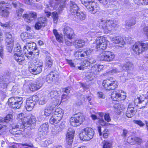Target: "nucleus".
<instances>
[{"mask_svg": "<svg viewBox=\"0 0 148 148\" xmlns=\"http://www.w3.org/2000/svg\"><path fill=\"white\" fill-rule=\"evenodd\" d=\"M64 39L65 40V43L67 45L70 46L73 45L74 42H72V40H71V39H68L69 40H66V38H64Z\"/></svg>", "mask_w": 148, "mask_h": 148, "instance_id": "59", "label": "nucleus"}, {"mask_svg": "<svg viewBox=\"0 0 148 148\" xmlns=\"http://www.w3.org/2000/svg\"><path fill=\"white\" fill-rule=\"evenodd\" d=\"M7 127L5 125L0 124V135L4 132L7 129Z\"/></svg>", "mask_w": 148, "mask_h": 148, "instance_id": "50", "label": "nucleus"}, {"mask_svg": "<svg viewBox=\"0 0 148 148\" xmlns=\"http://www.w3.org/2000/svg\"><path fill=\"white\" fill-rule=\"evenodd\" d=\"M42 114L43 113L44 114H41V115H44L45 116H47L50 115L51 112L45 108V109L44 112L43 111H42Z\"/></svg>", "mask_w": 148, "mask_h": 148, "instance_id": "56", "label": "nucleus"}, {"mask_svg": "<svg viewBox=\"0 0 148 148\" xmlns=\"http://www.w3.org/2000/svg\"><path fill=\"white\" fill-rule=\"evenodd\" d=\"M93 52V49H88L86 51H83L81 49L75 52L74 55L75 57H86L89 55H91Z\"/></svg>", "mask_w": 148, "mask_h": 148, "instance_id": "15", "label": "nucleus"}, {"mask_svg": "<svg viewBox=\"0 0 148 148\" xmlns=\"http://www.w3.org/2000/svg\"><path fill=\"white\" fill-rule=\"evenodd\" d=\"M74 136L67 134L66 138V141L69 145L71 144L73 141V138Z\"/></svg>", "mask_w": 148, "mask_h": 148, "instance_id": "41", "label": "nucleus"}, {"mask_svg": "<svg viewBox=\"0 0 148 148\" xmlns=\"http://www.w3.org/2000/svg\"><path fill=\"white\" fill-rule=\"evenodd\" d=\"M132 51L136 54L139 55L148 49V43L143 42H136L133 45Z\"/></svg>", "mask_w": 148, "mask_h": 148, "instance_id": "5", "label": "nucleus"}, {"mask_svg": "<svg viewBox=\"0 0 148 148\" xmlns=\"http://www.w3.org/2000/svg\"><path fill=\"white\" fill-rule=\"evenodd\" d=\"M97 70V69L95 68V65L92 67L91 69V73H93L95 75H97L99 74V72Z\"/></svg>", "mask_w": 148, "mask_h": 148, "instance_id": "57", "label": "nucleus"}, {"mask_svg": "<svg viewBox=\"0 0 148 148\" xmlns=\"http://www.w3.org/2000/svg\"><path fill=\"white\" fill-rule=\"evenodd\" d=\"M109 132L107 129H105L103 132V135L105 138H107L108 137Z\"/></svg>", "mask_w": 148, "mask_h": 148, "instance_id": "63", "label": "nucleus"}, {"mask_svg": "<svg viewBox=\"0 0 148 148\" xmlns=\"http://www.w3.org/2000/svg\"><path fill=\"white\" fill-rule=\"evenodd\" d=\"M79 8L75 3L70 1V11L71 14L73 15L78 12Z\"/></svg>", "mask_w": 148, "mask_h": 148, "instance_id": "23", "label": "nucleus"}, {"mask_svg": "<svg viewBox=\"0 0 148 148\" xmlns=\"http://www.w3.org/2000/svg\"><path fill=\"white\" fill-rule=\"evenodd\" d=\"M134 123L138 125L140 127H143L145 125V124L140 120H134Z\"/></svg>", "mask_w": 148, "mask_h": 148, "instance_id": "62", "label": "nucleus"}, {"mask_svg": "<svg viewBox=\"0 0 148 148\" xmlns=\"http://www.w3.org/2000/svg\"><path fill=\"white\" fill-rule=\"evenodd\" d=\"M102 86L105 90L109 91L114 89L117 87L118 84L117 81L115 79L110 77L103 81Z\"/></svg>", "mask_w": 148, "mask_h": 148, "instance_id": "4", "label": "nucleus"}, {"mask_svg": "<svg viewBox=\"0 0 148 148\" xmlns=\"http://www.w3.org/2000/svg\"><path fill=\"white\" fill-rule=\"evenodd\" d=\"M129 138L131 139L132 141L131 142H132L133 141H134L135 142L137 143L138 144H140L142 142V140L141 139L138 137H129Z\"/></svg>", "mask_w": 148, "mask_h": 148, "instance_id": "43", "label": "nucleus"}, {"mask_svg": "<svg viewBox=\"0 0 148 148\" xmlns=\"http://www.w3.org/2000/svg\"><path fill=\"white\" fill-rule=\"evenodd\" d=\"M52 143L51 140L50 138H48L45 140L41 141L40 142V144L42 147H45Z\"/></svg>", "mask_w": 148, "mask_h": 148, "instance_id": "34", "label": "nucleus"}, {"mask_svg": "<svg viewBox=\"0 0 148 148\" xmlns=\"http://www.w3.org/2000/svg\"><path fill=\"white\" fill-rule=\"evenodd\" d=\"M12 4L15 8L22 7L23 4L20 3L18 1L14 0L12 2Z\"/></svg>", "mask_w": 148, "mask_h": 148, "instance_id": "55", "label": "nucleus"}, {"mask_svg": "<svg viewBox=\"0 0 148 148\" xmlns=\"http://www.w3.org/2000/svg\"><path fill=\"white\" fill-rule=\"evenodd\" d=\"M37 14L36 13L31 12L29 14H25L23 15V17L25 19V21L27 23L31 22V21L36 18Z\"/></svg>", "mask_w": 148, "mask_h": 148, "instance_id": "20", "label": "nucleus"}, {"mask_svg": "<svg viewBox=\"0 0 148 148\" xmlns=\"http://www.w3.org/2000/svg\"><path fill=\"white\" fill-rule=\"evenodd\" d=\"M73 15L75 18H73L76 21L84 20L86 17V14L82 12H77L75 14V15Z\"/></svg>", "mask_w": 148, "mask_h": 148, "instance_id": "24", "label": "nucleus"}, {"mask_svg": "<svg viewBox=\"0 0 148 148\" xmlns=\"http://www.w3.org/2000/svg\"><path fill=\"white\" fill-rule=\"evenodd\" d=\"M111 97L114 101H119L121 100H124L126 98V96L124 95L122 96L120 93L116 91H114L111 93Z\"/></svg>", "mask_w": 148, "mask_h": 148, "instance_id": "18", "label": "nucleus"}, {"mask_svg": "<svg viewBox=\"0 0 148 148\" xmlns=\"http://www.w3.org/2000/svg\"><path fill=\"white\" fill-rule=\"evenodd\" d=\"M112 41L114 43L119 44L122 45H124L125 43L123 39L120 36L112 38Z\"/></svg>", "mask_w": 148, "mask_h": 148, "instance_id": "26", "label": "nucleus"}, {"mask_svg": "<svg viewBox=\"0 0 148 148\" xmlns=\"http://www.w3.org/2000/svg\"><path fill=\"white\" fill-rule=\"evenodd\" d=\"M122 71V70L121 69V67H120L119 68H115L113 69L110 71H109L108 73L109 74L113 75L115 73L121 72Z\"/></svg>", "mask_w": 148, "mask_h": 148, "instance_id": "39", "label": "nucleus"}, {"mask_svg": "<svg viewBox=\"0 0 148 148\" xmlns=\"http://www.w3.org/2000/svg\"><path fill=\"white\" fill-rule=\"evenodd\" d=\"M50 6L54 9H56L58 5V3L54 1H52L50 2Z\"/></svg>", "mask_w": 148, "mask_h": 148, "instance_id": "61", "label": "nucleus"}, {"mask_svg": "<svg viewBox=\"0 0 148 148\" xmlns=\"http://www.w3.org/2000/svg\"><path fill=\"white\" fill-rule=\"evenodd\" d=\"M58 93L56 91L53 90L50 92L49 94V95L51 99H52L58 95Z\"/></svg>", "mask_w": 148, "mask_h": 148, "instance_id": "48", "label": "nucleus"}, {"mask_svg": "<svg viewBox=\"0 0 148 148\" xmlns=\"http://www.w3.org/2000/svg\"><path fill=\"white\" fill-rule=\"evenodd\" d=\"M56 40L59 42H62L63 41V38L62 34H58L56 36Z\"/></svg>", "mask_w": 148, "mask_h": 148, "instance_id": "53", "label": "nucleus"}, {"mask_svg": "<svg viewBox=\"0 0 148 148\" xmlns=\"http://www.w3.org/2000/svg\"><path fill=\"white\" fill-rule=\"evenodd\" d=\"M64 114V112L63 110L60 108H58L56 109L54 112H53V114L56 115L57 117H59V119H61Z\"/></svg>", "mask_w": 148, "mask_h": 148, "instance_id": "28", "label": "nucleus"}, {"mask_svg": "<svg viewBox=\"0 0 148 148\" xmlns=\"http://www.w3.org/2000/svg\"><path fill=\"white\" fill-rule=\"evenodd\" d=\"M92 0H81L82 3L86 8L92 13L95 14L97 12L99 9L98 4L95 2L92 1Z\"/></svg>", "mask_w": 148, "mask_h": 148, "instance_id": "7", "label": "nucleus"}, {"mask_svg": "<svg viewBox=\"0 0 148 148\" xmlns=\"http://www.w3.org/2000/svg\"><path fill=\"white\" fill-rule=\"evenodd\" d=\"M64 38L72 39L74 34L73 29L69 26H65L63 29Z\"/></svg>", "mask_w": 148, "mask_h": 148, "instance_id": "17", "label": "nucleus"}, {"mask_svg": "<svg viewBox=\"0 0 148 148\" xmlns=\"http://www.w3.org/2000/svg\"><path fill=\"white\" fill-rule=\"evenodd\" d=\"M94 74L91 73V72L88 73L86 75V78L89 81L92 80L95 77Z\"/></svg>", "mask_w": 148, "mask_h": 148, "instance_id": "51", "label": "nucleus"}, {"mask_svg": "<svg viewBox=\"0 0 148 148\" xmlns=\"http://www.w3.org/2000/svg\"><path fill=\"white\" fill-rule=\"evenodd\" d=\"M9 12L3 7H0V15L3 17H7L9 15Z\"/></svg>", "mask_w": 148, "mask_h": 148, "instance_id": "31", "label": "nucleus"}, {"mask_svg": "<svg viewBox=\"0 0 148 148\" xmlns=\"http://www.w3.org/2000/svg\"><path fill=\"white\" fill-rule=\"evenodd\" d=\"M133 65L130 62H127L122 67V69L123 70H131L133 69Z\"/></svg>", "mask_w": 148, "mask_h": 148, "instance_id": "32", "label": "nucleus"}, {"mask_svg": "<svg viewBox=\"0 0 148 148\" xmlns=\"http://www.w3.org/2000/svg\"><path fill=\"white\" fill-rule=\"evenodd\" d=\"M52 15L54 23H57L58 20V13L56 12H53Z\"/></svg>", "mask_w": 148, "mask_h": 148, "instance_id": "49", "label": "nucleus"}, {"mask_svg": "<svg viewBox=\"0 0 148 148\" xmlns=\"http://www.w3.org/2000/svg\"><path fill=\"white\" fill-rule=\"evenodd\" d=\"M57 105V103L55 104L51 103L47 105L45 108L51 112L54 109Z\"/></svg>", "mask_w": 148, "mask_h": 148, "instance_id": "47", "label": "nucleus"}, {"mask_svg": "<svg viewBox=\"0 0 148 148\" xmlns=\"http://www.w3.org/2000/svg\"><path fill=\"white\" fill-rule=\"evenodd\" d=\"M9 3L7 0H1L0 1V5L2 6L3 8H9L7 6H8Z\"/></svg>", "mask_w": 148, "mask_h": 148, "instance_id": "44", "label": "nucleus"}, {"mask_svg": "<svg viewBox=\"0 0 148 148\" xmlns=\"http://www.w3.org/2000/svg\"><path fill=\"white\" fill-rule=\"evenodd\" d=\"M14 78L12 75L9 73L0 77V88L1 89H5L8 84L14 81Z\"/></svg>", "mask_w": 148, "mask_h": 148, "instance_id": "3", "label": "nucleus"}, {"mask_svg": "<svg viewBox=\"0 0 148 148\" xmlns=\"http://www.w3.org/2000/svg\"><path fill=\"white\" fill-rule=\"evenodd\" d=\"M49 125L47 123L42 124L38 129L39 134L41 137V135L44 136L46 135L48 132Z\"/></svg>", "mask_w": 148, "mask_h": 148, "instance_id": "19", "label": "nucleus"}, {"mask_svg": "<svg viewBox=\"0 0 148 148\" xmlns=\"http://www.w3.org/2000/svg\"><path fill=\"white\" fill-rule=\"evenodd\" d=\"M136 22V20L135 18H133L129 21H127L125 22V25L129 27H130L134 25Z\"/></svg>", "mask_w": 148, "mask_h": 148, "instance_id": "37", "label": "nucleus"}, {"mask_svg": "<svg viewBox=\"0 0 148 148\" xmlns=\"http://www.w3.org/2000/svg\"><path fill=\"white\" fill-rule=\"evenodd\" d=\"M6 43H14V39L10 32H6L5 34Z\"/></svg>", "mask_w": 148, "mask_h": 148, "instance_id": "27", "label": "nucleus"}, {"mask_svg": "<svg viewBox=\"0 0 148 148\" xmlns=\"http://www.w3.org/2000/svg\"><path fill=\"white\" fill-rule=\"evenodd\" d=\"M59 132V127L56 126L53 127L51 132V135L54 137L56 136Z\"/></svg>", "mask_w": 148, "mask_h": 148, "instance_id": "36", "label": "nucleus"}, {"mask_svg": "<svg viewBox=\"0 0 148 148\" xmlns=\"http://www.w3.org/2000/svg\"><path fill=\"white\" fill-rule=\"evenodd\" d=\"M23 102V98L22 97H13L8 99V103L10 106L13 109H19L21 107Z\"/></svg>", "mask_w": 148, "mask_h": 148, "instance_id": "10", "label": "nucleus"}, {"mask_svg": "<svg viewBox=\"0 0 148 148\" xmlns=\"http://www.w3.org/2000/svg\"><path fill=\"white\" fill-rule=\"evenodd\" d=\"M14 54L15 53H17L18 54H21L22 51L21 49V47L19 44L16 45V47L14 49Z\"/></svg>", "mask_w": 148, "mask_h": 148, "instance_id": "45", "label": "nucleus"}, {"mask_svg": "<svg viewBox=\"0 0 148 148\" xmlns=\"http://www.w3.org/2000/svg\"><path fill=\"white\" fill-rule=\"evenodd\" d=\"M98 22L99 26L101 27L106 33L114 31L117 27V25L111 20H106L103 18L99 19Z\"/></svg>", "mask_w": 148, "mask_h": 148, "instance_id": "2", "label": "nucleus"}, {"mask_svg": "<svg viewBox=\"0 0 148 148\" xmlns=\"http://www.w3.org/2000/svg\"><path fill=\"white\" fill-rule=\"evenodd\" d=\"M115 110L118 113L121 112L123 109V105L119 103H116L114 105Z\"/></svg>", "mask_w": 148, "mask_h": 148, "instance_id": "38", "label": "nucleus"}, {"mask_svg": "<svg viewBox=\"0 0 148 148\" xmlns=\"http://www.w3.org/2000/svg\"><path fill=\"white\" fill-rule=\"evenodd\" d=\"M85 120V118L83 114L78 113L75 114L70 119V123L71 125L76 127L81 124Z\"/></svg>", "mask_w": 148, "mask_h": 148, "instance_id": "11", "label": "nucleus"}, {"mask_svg": "<svg viewBox=\"0 0 148 148\" xmlns=\"http://www.w3.org/2000/svg\"><path fill=\"white\" fill-rule=\"evenodd\" d=\"M53 60L49 56H47L45 59V64L48 67L50 68L53 64Z\"/></svg>", "mask_w": 148, "mask_h": 148, "instance_id": "35", "label": "nucleus"}, {"mask_svg": "<svg viewBox=\"0 0 148 148\" xmlns=\"http://www.w3.org/2000/svg\"><path fill=\"white\" fill-rule=\"evenodd\" d=\"M134 109V108H128L126 113L127 117L131 118L135 114L136 111Z\"/></svg>", "mask_w": 148, "mask_h": 148, "instance_id": "29", "label": "nucleus"}, {"mask_svg": "<svg viewBox=\"0 0 148 148\" xmlns=\"http://www.w3.org/2000/svg\"><path fill=\"white\" fill-rule=\"evenodd\" d=\"M43 64L40 61H37L34 63L29 62V70L32 73L37 75L40 73L42 71Z\"/></svg>", "mask_w": 148, "mask_h": 148, "instance_id": "8", "label": "nucleus"}, {"mask_svg": "<svg viewBox=\"0 0 148 148\" xmlns=\"http://www.w3.org/2000/svg\"><path fill=\"white\" fill-rule=\"evenodd\" d=\"M42 80L41 79H37L36 82L31 83L29 86V88L30 90L35 91L39 89L42 85Z\"/></svg>", "mask_w": 148, "mask_h": 148, "instance_id": "16", "label": "nucleus"}, {"mask_svg": "<svg viewBox=\"0 0 148 148\" xmlns=\"http://www.w3.org/2000/svg\"><path fill=\"white\" fill-rule=\"evenodd\" d=\"M104 117L105 120L107 122H109L111 121V118L109 114L108 113H106Z\"/></svg>", "mask_w": 148, "mask_h": 148, "instance_id": "64", "label": "nucleus"}, {"mask_svg": "<svg viewBox=\"0 0 148 148\" xmlns=\"http://www.w3.org/2000/svg\"><path fill=\"white\" fill-rule=\"evenodd\" d=\"M103 5L106 6V8L108 7L110 5V0H98Z\"/></svg>", "mask_w": 148, "mask_h": 148, "instance_id": "46", "label": "nucleus"}, {"mask_svg": "<svg viewBox=\"0 0 148 148\" xmlns=\"http://www.w3.org/2000/svg\"><path fill=\"white\" fill-rule=\"evenodd\" d=\"M16 119L19 123L12 125V129H20V130L16 132V134H21L22 132L24 131L25 127H29V125L34 124L36 121L35 117L32 114H29L25 117L24 114L22 113L17 115Z\"/></svg>", "mask_w": 148, "mask_h": 148, "instance_id": "1", "label": "nucleus"}, {"mask_svg": "<svg viewBox=\"0 0 148 148\" xmlns=\"http://www.w3.org/2000/svg\"><path fill=\"white\" fill-rule=\"evenodd\" d=\"M61 119H59V117L56 115L53 114L50 119L49 122L51 124H55L58 123Z\"/></svg>", "mask_w": 148, "mask_h": 148, "instance_id": "30", "label": "nucleus"}, {"mask_svg": "<svg viewBox=\"0 0 148 148\" xmlns=\"http://www.w3.org/2000/svg\"><path fill=\"white\" fill-rule=\"evenodd\" d=\"M23 11L24 10L21 8H20L18 9V10H16V14L17 16L18 17L21 16Z\"/></svg>", "mask_w": 148, "mask_h": 148, "instance_id": "58", "label": "nucleus"}, {"mask_svg": "<svg viewBox=\"0 0 148 148\" xmlns=\"http://www.w3.org/2000/svg\"><path fill=\"white\" fill-rule=\"evenodd\" d=\"M14 43H6V49L9 52H11L13 47Z\"/></svg>", "mask_w": 148, "mask_h": 148, "instance_id": "42", "label": "nucleus"}, {"mask_svg": "<svg viewBox=\"0 0 148 148\" xmlns=\"http://www.w3.org/2000/svg\"><path fill=\"white\" fill-rule=\"evenodd\" d=\"M114 53L110 51H104L99 56L100 60L106 62H110L112 61L114 58Z\"/></svg>", "mask_w": 148, "mask_h": 148, "instance_id": "13", "label": "nucleus"}, {"mask_svg": "<svg viewBox=\"0 0 148 148\" xmlns=\"http://www.w3.org/2000/svg\"><path fill=\"white\" fill-rule=\"evenodd\" d=\"M46 18L45 17H42L39 18L38 21L42 25L43 27L45 26V23L46 22Z\"/></svg>", "mask_w": 148, "mask_h": 148, "instance_id": "52", "label": "nucleus"}, {"mask_svg": "<svg viewBox=\"0 0 148 148\" xmlns=\"http://www.w3.org/2000/svg\"><path fill=\"white\" fill-rule=\"evenodd\" d=\"M58 75L54 72H51L47 75L46 78V81L48 83H51L58 79Z\"/></svg>", "mask_w": 148, "mask_h": 148, "instance_id": "21", "label": "nucleus"}, {"mask_svg": "<svg viewBox=\"0 0 148 148\" xmlns=\"http://www.w3.org/2000/svg\"><path fill=\"white\" fill-rule=\"evenodd\" d=\"M94 134V131L92 128L86 127L82 130L79 136L82 140H89L92 138Z\"/></svg>", "mask_w": 148, "mask_h": 148, "instance_id": "6", "label": "nucleus"}, {"mask_svg": "<svg viewBox=\"0 0 148 148\" xmlns=\"http://www.w3.org/2000/svg\"><path fill=\"white\" fill-rule=\"evenodd\" d=\"M47 100L44 96H42L41 97L39 100V104L40 105H42L45 104L47 102Z\"/></svg>", "mask_w": 148, "mask_h": 148, "instance_id": "54", "label": "nucleus"}, {"mask_svg": "<svg viewBox=\"0 0 148 148\" xmlns=\"http://www.w3.org/2000/svg\"><path fill=\"white\" fill-rule=\"evenodd\" d=\"M21 37L22 40L24 41H27V40L28 39L32 38V36L29 33L25 32L21 34Z\"/></svg>", "mask_w": 148, "mask_h": 148, "instance_id": "33", "label": "nucleus"}, {"mask_svg": "<svg viewBox=\"0 0 148 148\" xmlns=\"http://www.w3.org/2000/svg\"><path fill=\"white\" fill-rule=\"evenodd\" d=\"M85 41L82 39L76 40L74 41L73 45L75 46L76 48L82 47L85 45Z\"/></svg>", "mask_w": 148, "mask_h": 148, "instance_id": "25", "label": "nucleus"}, {"mask_svg": "<svg viewBox=\"0 0 148 148\" xmlns=\"http://www.w3.org/2000/svg\"><path fill=\"white\" fill-rule=\"evenodd\" d=\"M98 123L101 125L102 126H107L108 124V123H106L103 119H101L98 121Z\"/></svg>", "mask_w": 148, "mask_h": 148, "instance_id": "60", "label": "nucleus"}, {"mask_svg": "<svg viewBox=\"0 0 148 148\" xmlns=\"http://www.w3.org/2000/svg\"><path fill=\"white\" fill-rule=\"evenodd\" d=\"M36 44L33 42H30L26 43L23 48V52L26 56L28 59L32 58L33 54L32 51L36 50Z\"/></svg>", "mask_w": 148, "mask_h": 148, "instance_id": "9", "label": "nucleus"}, {"mask_svg": "<svg viewBox=\"0 0 148 148\" xmlns=\"http://www.w3.org/2000/svg\"><path fill=\"white\" fill-rule=\"evenodd\" d=\"M14 58L15 60L21 65L25 63V58L22 54H18L15 53L14 55Z\"/></svg>", "mask_w": 148, "mask_h": 148, "instance_id": "22", "label": "nucleus"}, {"mask_svg": "<svg viewBox=\"0 0 148 148\" xmlns=\"http://www.w3.org/2000/svg\"><path fill=\"white\" fill-rule=\"evenodd\" d=\"M102 148H111L112 147L111 142L108 141L104 140L102 142Z\"/></svg>", "mask_w": 148, "mask_h": 148, "instance_id": "40", "label": "nucleus"}, {"mask_svg": "<svg viewBox=\"0 0 148 148\" xmlns=\"http://www.w3.org/2000/svg\"><path fill=\"white\" fill-rule=\"evenodd\" d=\"M38 100V98L37 95L33 96L32 98L27 99L25 106L27 110L28 111H31Z\"/></svg>", "mask_w": 148, "mask_h": 148, "instance_id": "14", "label": "nucleus"}, {"mask_svg": "<svg viewBox=\"0 0 148 148\" xmlns=\"http://www.w3.org/2000/svg\"><path fill=\"white\" fill-rule=\"evenodd\" d=\"M96 43V51L104 50L106 48L107 41L105 37L100 36L97 38Z\"/></svg>", "mask_w": 148, "mask_h": 148, "instance_id": "12", "label": "nucleus"}]
</instances>
